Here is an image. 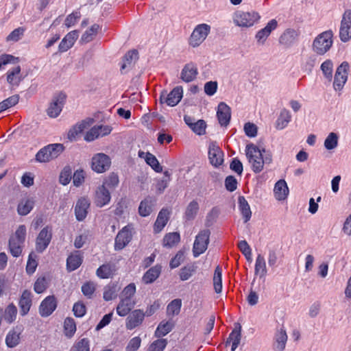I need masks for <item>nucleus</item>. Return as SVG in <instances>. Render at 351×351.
I'll return each instance as SVG.
<instances>
[{
    "label": "nucleus",
    "mask_w": 351,
    "mask_h": 351,
    "mask_svg": "<svg viewBox=\"0 0 351 351\" xmlns=\"http://www.w3.org/2000/svg\"><path fill=\"white\" fill-rule=\"evenodd\" d=\"M245 155L252 170L255 173L261 172L265 165L272 162V156L270 153L266 152L265 149H260L252 143L246 145Z\"/></svg>",
    "instance_id": "1"
},
{
    "label": "nucleus",
    "mask_w": 351,
    "mask_h": 351,
    "mask_svg": "<svg viewBox=\"0 0 351 351\" xmlns=\"http://www.w3.org/2000/svg\"><path fill=\"white\" fill-rule=\"evenodd\" d=\"M27 235V229L25 225H20L16 231L10 235L8 241V248L14 257L21 255Z\"/></svg>",
    "instance_id": "2"
},
{
    "label": "nucleus",
    "mask_w": 351,
    "mask_h": 351,
    "mask_svg": "<svg viewBox=\"0 0 351 351\" xmlns=\"http://www.w3.org/2000/svg\"><path fill=\"white\" fill-rule=\"evenodd\" d=\"M332 30L325 31L317 35L312 45L313 51L317 55L325 54L331 48L333 43Z\"/></svg>",
    "instance_id": "3"
},
{
    "label": "nucleus",
    "mask_w": 351,
    "mask_h": 351,
    "mask_svg": "<svg viewBox=\"0 0 351 351\" xmlns=\"http://www.w3.org/2000/svg\"><path fill=\"white\" fill-rule=\"evenodd\" d=\"M60 143L49 144L40 149L36 154V160L39 162H48L57 158L64 151Z\"/></svg>",
    "instance_id": "4"
},
{
    "label": "nucleus",
    "mask_w": 351,
    "mask_h": 351,
    "mask_svg": "<svg viewBox=\"0 0 351 351\" xmlns=\"http://www.w3.org/2000/svg\"><path fill=\"white\" fill-rule=\"evenodd\" d=\"M210 29V26L206 23L197 25L190 36L189 45L193 47L199 46L206 40Z\"/></svg>",
    "instance_id": "5"
},
{
    "label": "nucleus",
    "mask_w": 351,
    "mask_h": 351,
    "mask_svg": "<svg viewBox=\"0 0 351 351\" xmlns=\"http://www.w3.org/2000/svg\"><path fill=\"white\" fill-rule=\"evenodd\" d=\"M210 232L209 230H201L195 237L193 247L194 257H198L208 248Z\"/></svg>",
    "instance_id": "6"
},
{
    "label": "nucleus",
    "mask_w": 351,
    "mask_h": 351,
    "mask_svg": "<svg viewBox=\"0 0 351 351\" xmlns=\"http://www.w3.org/2000/svg\"><path fill=\"white\" fill-rule=\"evenodd\" d=\"M261 16L256 12H239L236 13L234 22L239 27H250L257 23Z\"/></svg>",
    "instance_id": "7"
},
{
    "label": "nucleus",
    "mask_w": 351,
    "mask_h": 351,
    "mask_svg": "<svg viewBox=\"0 0 351 351\" xmlns=\"http://www.w3.org/2000/svg\"><path fill=\"white\" fill-rule=\"evenodd\" d=\"M183 97V88L181 86H176L169 94L162 92L160 97L161 104L165 103L169 106H176Z\"/></svg>",
    "instance_id": "8"
},
{
    "label": "nucleus",
    "mask_w": 351,
    "mask_h": 351,
    "mask_svg": "<svg viewBox=\"0 0 351 351\" xmlns=\"http://www.w3.org/2000/svg\"><path fill=\"white\" fill-rule=\"evenodd\" d=\"M111 165V160L108 156L103 153H98L92 158V169L97 173H103L107 171Z\"/></svg>",
    "instance_id": "9"
},
{
    "label": "nucleus",
    "mask_w": 351,
    "mask_h": 351,
    "mask_svg": "<svg viewBox=\"0 0 351 351\" xmlns=\"http://www.w3.org/2000/svg\"><path fill=\"white\" fill-rule=\"evenodd\" d=\"M52 239V229L49 226L43 228L38 233L36 239V250L41 253L49 245Z\"/></svg>",
    "instance_id": "10"
},
{
    "label": "nucleus",
    "mask_w": 351,
    "mask_h": 351,
    "mask_svg": "<svg viewBox=\"0 0 351 351\" xmlns=\"http://www.w3.org/2000/svg\"><path fill=\"white\" fill-rule=\"evenodd\" d=\"M349 64L347 62H343L337 68L334 79L333 87L335 90H341L348 79V71Z\"/></svg>",
    "instance_id": "11"
},
{
    "label": "nucleus",
    "mask_w": 351,
    "mask_h": 351,
    "mask_svg": "<svg viewBox=\"0 0 351 351\" xmlns=\"http://www.w3.org/2000/svg\"><path fill=\"white\" fill-rule=\"evenodd\" d=\"M132 239V228L126 226L117 234L115 238L114 249L120 250L124 248Z\"/></svg>",
    "instance_id": "12"
},
{
    "label": "nucleus",
    "mask_w": 351,
    "mask_h": 351,
    "mask_svg": "<svg viewBox=\"0 0 351 351\" xmlns=\"http://www.w3.org/2000/svg\"><path fill=\"white\" fill-rule=\"evenodd\" d=\"M208 158L212 165L219 167L223 162V153L215 142L208 146Z\"/></svg>",
    "instance_id": "13"
},
{
    "label": "nucleus",
    "mask_w": 351,
    "mask_h": 351,
    "mask_svg": "<svg viewBox=\"0 0 351 351\" xmlns=\"http://www.w3.org/2000/svg\"><path fill=\"white\" fill-rule=\"evenodd\" d=\"M57 307V300L54 295L46 297L39 306V313L41 317H48L53 313Z\"/></svg>",
    "instance_id": "14"
},
{
    "label": "nucleus",
    "mask_w": 351,
    "mask_h": 351,
    "mask_svg": "<svg viewBox=\"0 0 351 351\" xmlns=\"http://www.w3.org/2000/svg\"><path fill=\"white\" fill-rule=\"evenodd\" d=\"M278 26V22L276 19H271L269 21L266 26L260 29L256 34L255 38L256 42L259 45H263L271 32L276 29Z\"/></svg>",
    "instance_id": "15"
},
{
    "label": "nucleus",
    "mask_w": 351,
    "mask_h": 351,
    "mask_svg": "<svg viewBox=\"0 0 351 351\" xmlns=\"http://www.w3.org/2000/svg\"><path fill=\"white\" fill-rule=\"evenodd\" d=\"M198 74L197 66L193 62L186 64L180 73V79L186 83L193 82L197 77Z\"/></svg>",
    "instance_id": "16"
},
{
    "label": "nucleus",
    "mask_w": 351,
    "mask_h": 351,
    "mask_svg": "<svg viewBox=\"0 0 351 351\" xmlns=\"http://www.w3.org/2000/svg\"><path fill=\"white\" fill-rule=\"evenodd\" d=\"M145 314L140 309L133 311L127 317L125 326L128 330H132L143 323Z\"/></svg>",
    "instance_id": "17"
},
{
    "label": "nucleus",
    "mask_w": 351,
    "mask_h": 351,
    "mask_svg": "<svg viewBox=\"0 0 351 351\" xmlns=\"http://www.w3.org/2000/svg\"><path fill=\"white\" fill-rule=\"evenodd\" d=\"M217 117L219 124L221 126L226 127L229 124L231 118L230 108L224 102L219 103L217 107Z\"/></svg>",
    "instance_id": "18"
},
{
    "label": "nucleus",
    "mask_w": 351,
    "mask_h": 351,
    "mask_svg": "<svg viewBox=\"0 0 351 351\" xmlns=\"http://www.w3.org/2000/svg\"><path fill=\"white\" fill-rule=\"evenodd\" d=\"M89 207L90 201L87 197H82L77 200L75 207V214L78 221H83L86 217Z\"/></svg>",
    "instance_id": "19"
},
{
    "label": "nucleus",
    "mask_w": 351,
    "mask_h": 351,
    "mask_svg": "<svg viewBox=\"0 0 351 351\" xmlns=\"http://www.w3.org/2000/svg\"><path fill=\"white\" fill-rule=\"evenodd\" d=\"M111 199L110 193L108 189L104 188V186H99L96 191L95 195L94 202L98 207H103L107 205Z\"/></svg>",
    "instance_id": "20"
},
{
    "label": "nucleus",
    "mask_w": 351,
    "mask_h": 351,
    "mask_svg": "<svg viewBox=\"0 0 351 351\" xmlns=\"http://www.w3.org/2000/svg\"><path fill=\"white\" fill-rule=\"evenodd\" d=\"M79 36V32L73 30L69 32L59 44L58 49L60 52H65L71 49Z\"/></svg>",
    "instance_id": "21"
},
{
    "label": "nucleus",
    "mask_w": 351,
    "mask_h": 351,
    "mask_svg": "<svg viewBox=\"0 0 351 351\" xmlns=\"http://www.w3.org/2000/svg\"><path fill=\"white\" fill-rule=\"evenodd\" d=\"M32 304V295L29 291L25 290L19 302L20 313L22 316L28 313Z\"/></svg>",
    "instance_id": "22"
},
{
    "label": "nucleus",
    "mask_w": 351,
    "mask_h": 351,
    "mask_svg": "<svg viewBox=\"0 0 351 351\" xmlns=\"http://www.w3.org/2000/svg\"><path fill=\"white\" fill-rule=\"evenodd\" d=\"M7 82L11 86H17L23 80L21 66L17 65L10 69L7 73Z\"/></svg>",
    "instance_id": "23"
},
{
    "label": "nucleus",
    "mask_w": 351,
    "mask_h": 351,
    "mask_svg": "<svg viewBox=\"0 0 351 351\" xmlns=\"http://www.w3.org/2000/svg\"><path fill=\"white\" fill-rule=\"evenodd\" d=\"M64 96H59L54 98L47 109V114L50 117H57L62 110Z\"/></svg>",
    "instance_id": "24"
},
{
    "label": "nucleus",
    "mask_w": 351,
    "mask_h": 351,
    "mask_svg": "<svg viewBox=\"0 0 351 351\" xmlns=\"http://www.w3.org/2000/svg\"><path fill=\"white\" fill-rule=\"evenodd\" d=\"M274 193L276 199L279 201L284 200L287 198L289 194V189L284 180H280L276 183Z\"/></svg>",
    "instance_id": "25"
},
{
    "label": "nucleus",
    "mask_w": 351,
    "mask_h": 351,
    "mask_svg": "<svg viewBox=\"0 0 351 351\" xmlns=\"http://www.w3.org/2000/svg\"><path fill=\"white\" fill-rule=\"evenodd\" d=\"M82 263V256L79 251L71 254L66 260V267L70 271H74L77 269Z\"/></svg>",
    "instance_id": "26"
},
{
    "label": "nucleus",
    "mask_w": 351,
    "mask_h": 351,
    "mask_svg": "<svg viewBox=\"0 0 351 351\" xmlns=\"http://www.w3.org/2000/svg\"><path fill=\"white\" fill-rule=\"evenodd\" d=\"M135 302L134 300L121 298L117 307V313L119 316L124 317L128 314L134 307Z\"/></svg>",
    "instance_id": "27"
},
{
    "label": "nucleus",
    "mask_w": 351,
    "mask_h": 351,
    "mask_svg": "<svg viewBox=\"0 0 351 351\" xmlns=\"http://www.w3.org/2000/svg\"><path fill=\"white\" fill-rule=\"evenodd\" d=\"M169 212L167 209H162L157 217L156 221L154 223V232H160L163 228L166 226L169 220Z\"/></svg>",
    "instance_id": "28"
},
{
    "label": "nucleus",
    "mask_w": 351,
    "mask_h": 351,
    "mask_svg": "<svg viewBox=\"0 0 351 351\" xmlns=\"http://www.w3.org/2000/svg\"><path fill=\"white\" fill-rule=\"evenodd\" d=\"M116 271L114 264L106 263L101 265L96 271L97 276L101 279L111 278Z\"/></svg>",
    "instance_id": "29"
},
{
    "label": "nucleus",
    "mask_w": 351,
    "mask_h": 351,
    "mask_svg": "<svg viewBox=\"0 0 351 351\" xmlns=\"http://www.w3.org/2000/svg\"><path fill=\"white\" fill-rule=\"evenodd\" d=\"M291 120V115L290 112L284 108L280 111V114L276 121L275 127L277 130H282L287 126Z\"/></svg>",
    "instance_id": "30"
},
{
    "label": "nucleus",
    "mask_w": 351,
    "mask_h": 351,
    "mask_svg": "<svg viewBox=\"0 0 351 351\" xmlns=\"http://www.w3.org/2000/svg\"><path fill=\"white\" fill-rule=\"evenodd\" d=\"M241 339V326L238 324V327L235 328L229 335V337L226 341V346L232 342L231 351H234L239 345Z\"/></svg>",
    "instance_id": "31"
},
{
    "label": "nucleus",
    "mask_w": 351,
    "mask_h": 351,
    "mask_svg": "<svg viewBox=\"0 0 351 351\" xmlns=\"http://www.w3.org/2000/svg\"><path fill=\"white\" fill-rule=\"evenodd\" d=\"M154 206V200L150 197H146L141 201L138 207L139 215L142 217H147L151 214Z\"/></svg>",
    "instance_id": "32"
},
{
    "label": "nucleus",
    "mask_w": 351,
    "mask_h": 351,
    "mask_svg": "<svg viewBox=\"0 0 351 351\" xmlns=\"http://www.w3.org/2000/svg\"><path fill=\"white\" fill-rule=\"evenodd\" d=\"M138 58V51L136 50L128 51L123 58L121 71L123 73L125 69L131 68Z\"/></svg>",
    "instance_id": "33"
},
{
    "label": "nucleus",
    "mask_w": 351,
    "mask_h": 351,
    "mask_svg": "<svg viewBox=\"0 0 351 351\" xmlns=\"http://www.w3.org/2000/svg\"><path fill=\"white\" fill-rule=\"evenodd\" d=\"M161 272V267L156 265L147 270L143 277V281L145 284H150L154 282L159 276Z\"/></svg>",
    "instance_id": "34"
},
{
    "label": "nucleus",
    "mask_w": 351,
    "mask_h": 351,
    "mask_svg": "<svg viewBox=\"0 0 351 351\" xmlns=\"http://www.w3.org/2000/svg\"><path fill=\"white\" fill-rule=\"evenodd\" d=\"M287 341V335L284 328H280L275 335V348L278 351H282L285 348Z\"/></svg>",
    "instance_id": "35"
},
{
    "label": "nucleus",
    "mask_w": 351,
    "mask_h": 351,
    "mask_svg": "<svg viewBox=\"0 0 351 351\" xmlns=\"http://www.w3.org/2000/svg\"><path fill=\"white\" fill-rule=\"evenodd\" d=\"M297 38V33L294 29H287L280 37V44L289 47L291 45Z\"/></svg>",
    "instance_id": "36"
},
{
    "label": "nucleus",
    "mask_w": 351,
    "mask_h": 351,
    "mask_svg": "<svg viewBox=\"0 0 351 351\" xmlns=\"http://www.w3.org/2000/svg\"><path fill=\"white\" fill-rule=\"evenodd\" d=\"M173 328V324L171 322H161L157 326L154 335L158 338H161L170 332Z\"/></svg>",
    "instance_id": "37"
},
{
    "label": "nucleus",
    "mask_w": 351,
    "mask_h": 351,
    "mask_svg": "<svg viewBox=\"0 0 351 351\" xmlns=\"http://www.w3.org/2000/svg\"><path fill=\"white\" fill-rule=\"evenodd\" d=\"M21 331L13 329L8 332L5 337V343L9 348L16 347L20 341Z\"/></svg>",
    "instance_id": "38"
},
{
    "label": "nucleus",
    "mask_w": 351,
    "mask_h": 351,
    "mask_svg": "<svg viewBox=\"0 0 351 351\" xmlns=\"http://www.w3.org/2000/svg\"><path fill=\"white\" fill-rule=\"evenodd\" d=\"M254 272L260 278H263L267 274V267L265 258L261 254H258L256 258Z\"/></svg>",
    "instance_id": "39"
},
{
    "label": "nucleus",
    "mask_w": 351,
    "mask_h": 351,
    "mask_svg": "<svg viewBox=\"0 0 351 351\" xmlns=\"http://www.w3.org/2000/svg\"><path fill=\"white\" fill-rule=\"evenodd\" d=\"M239 208L245 219V222L248 221L252 216V212L250 205L243 196L239 197Z\"/></svg>",
    "instance_id": "40"
},
{
    "label": "nucleus",
    "mask_w": 351,
    "mask_h": 351,
    "mask_svg": "<svg viewBox=\"0 0 351 351\" xmlns=\"http://www.w3.org/2000/svg\"><path fill=\"white\" fill-rule=\"evenodd\" d=\"M199 209V205L197 200H192L186 206L184 216L187 220H193L195 218Z\"/></svg>",
    "instance_id": "41"
},
{
    "label": "nucleus",
    "mask_w": 351,
    "mask_h": 351,
    "mask_svg": "<svg viewBox=\"0 0 351 351\" xmlns=\"http://www.w3.org/2000/svg\"><path fill=\"white\" fill-rule=\"evenodd\" d=\"M99 29L100 26L98 24H93L82 34L81 41L85 43L92 41L97 34Z\"/></svg>",
    "instance_id": "42"
},
{
    "label": "nucleus",
    "mask_w": 351,
    "mask_h": 351,
    "mask_svg": "<svg viewBox=\"0 0 351 351\" xmlns=\"http://www.w3.org/2000/svg\"><path fill=\"white\" fill-rule=\"evenodd\" d=\"M34 206L32 199L22 200L18 205L17 210L20 215H26L31 212Z\"/></svg>",
    "instance_id": "43"
},
{
    "label": "nucleus",
    "mask_w": 351,
    "mask_h": 351,
    "mask_svg": "<svg viewBox=\"0 0 351 351\" xmlns=\"http://www.w3.org/2000/svg\"><path fill=\"white\" fill-rule=\"evenodd\" d=\"M93 122L92 119L88 121H83L82 122L75 125L69 132L68 136L70 139L75 138L77 135L82 132L87 126L90 125Z\"/></svg>",
    "instance_id": "44"
},
{
    "label": "nucleus",
    "mask_w": 351,
    "mask_h": 351,
    "mask_svg": "<svg viewBox=\"0 0 351 351\" xmlns=\"http://www.w3.org/2000/svg\"><path fill=\"white\" fill-rule=\"evenodd\" d=\"M213 281L215 292L220 293L222 291V271L219 266L215 269Z\"/></svg>",
    "instance_id": "45"
},
{
    "label": "nucleus",
    "mask_w": 351,
    "mask_h": 351,
    "mask_svg": "<svg viewBox=\"0 0 351 351\" xmlns=\"http://www.w3.org/2000/svg\"><path fill=\"white\" fill-rule=\"evenodd\" d=\"M17 315V308L14 304H10L5 309L3 317L4 319L9 324L12 323Z\"/></svg>",
    "instance_id": "46"
},
{
    "label": "nucleus",
    "mask_w": 351,
    "mask_h": 351,
    "mask_svg": "<svg viewBox=\"0 0 351 351\" xmlns=\"http://www.w3.org/2000/svg\"><path fill=\"white\" fill-rule=\"evenodd\" d=\"M180 240V234L178 232H171L167 234L163 239V245L165 247H171L178 243Z\"/></svg>",
    "instance_id": "47"
},
{
    "label": "nucleus",
    "mask_w": 351,
    "mask_h": 351,
    "mask_svg": "<svg viewBox=\"0 0 351 351\" xmlns=\"http://www.w3.org/2000/svg\"><path fill=\"white\" fill-rule=\"evenodd\" d=\"M64 331L66 337H71L76 331V324L71 317H66L64 322Z\"/></svg>",
    "instance_id": "48"
},
{
    "label": "nucleus",
    "mask_w": 351,
    "mask_h": 351,
    "mask_svg": "<svg viewBox=\"0 0 351 351\" xmlns=\"http://www.w3.org/2000/svg\"><path fill=\"white\" fill-rule=\"evenodd\" d=\"M182 301L180 299H175L172 300L167 307V314L169 316H174L178 315L181 308Z\"/></svg>",
    "instance_id": "49"
},
{
    "label": "nucleus",
    "mask_w": 351,
    "mask_h": 351,
    "mask_svg": "<svg viewBox=\"0 0 351 351\" xmlns=\"http://www.w3.org/2000/svg\"><path fill=\"white\" fill-rule=\"evenodd\" d=\"M145 161L156 172L160 173L162 167L158 162V160L153 154L147 152L145 154Z\"/></svg>",
    "instance_id": "50"
},
{
    "label": "nucleus",
    "mask_w": 351,
    "mask_h": 351,
    "mask_svg": "<svg viewBox=\"0 0 351 351\" xmlns=\"http://www.w3.org/2000/svg\"><path fill=\"white\" fill-rule=\"evenodd\" d=\"M338 136L335 132H330L324 141V147L328 150L334 149L338 145Z\"/></svg>",
    "instance_id": "51"
},
{
    "label": "nucleus",
    "mask_w": 351,
    "mask_h": 351,
    "mask_svg": "<svg viewBox=\"0 0 351 351\" xmlns=\"http://www.w3.org/2000/svg\"><path fill=\"white\" fill-rule=\"evenodd\" d=\"M196 266L191 265L182 267L179 273L180 278L182 281L189 280L196 271Z\"/></svg>",
    "instance_id": "52"
},
{
    "label": "nucleus",
    "mask_w": 351,
    "mask_h": 351,
    "mask_svg": "<svg viewBox=\"0 0 351 351\" xmlns=\"http://www.w3.org/2000/svg\"><path fill=\"white\" fill-rule=\"evenodd\" d=\"M119 184V177L115 173L110 174L104 181L101 186H104L106 189H108V190H111L114 189Z\"/></svg>",
    "instance_id": "53"
},
{
    "label": "nucleus",
    "mask_w": 351,
    "mask_h": 351,
    "mask_svg": "<svg viewBox=\"0 0 351 351\" xmlns=\"http://www.w3.org/2000/svg\"><path fill=\"white\" fill-rule=\"evenodd\" d=\"M19 97L17 95H12L0 102V113L18 104Z\"/></svg>",
    "instance_id": "54"
},
{
    "label": "nucleus",
    "mask_w": 351,
    "mask_h": 351,
    "mask_svg": "<svg viewBox=\"0 0 351 351\" xmlns=\"http://www.w3.org/2000/svg\"><path fill=\"white\" fill-rule=\"evenodd\" d=\"M96 285L93 282H86L82 286V292L87 298H91L95 291Z\"/></svg>",
    "instance_id": "55"
},
{
    "label": "nucleus",
    "mask_w": 351,
    "mask_h": 351,
    "mask_svg": "<svg viewBox=\"0 0 351 351\" xmlns=\"http://www.w3.org/2000/svg\"><path fill=\"white\" fill-rule=\"evenodd\" d=\"M37 256L34 253L31 252L29 254L28 261L26 266V271L29 274H33L37 267Z\"/></svg>",
    "instance_id": "56"
},
{
    "label": "nucleus",
    "mask_w": 351,
    "mask_h": 351,
    "mask_svg": "<svg viewBox=\"0 0 351 351\" xmlns=\"http://www.w3.org/2000/svg\"><path fill=\"white\" fill-rule=\"evenodd\" d=\"M167 345V341L165 339H159L150 344L147 351H163Z\"/></svg>",
    "instance_id": "57"
},
{
    "label": "nucleus",
    "mask_w": 351,
    "mask_h": 351,
    "mask_svg": "<svg viewBox=\"0 0 351 351\" xmlns=\"http://www.w3.org/2000/svg\"><path fill=\"white\" fill-rule=\"evenodd\" d=\"M321 70L322 71L324 76L328 80H331L333 70V64L332 61L330 60L324 61L321 65Z\"/></svg>",
    "instance_id": "58"
},
{
    "label": "nucleus",
    "mask_w": 351,
    "mask_h": 351,
    "mask_svg": "<svg viewBox=\"0 0 351 351\" xmlns=\"http://www.w3.org/2000/svg\"><path fill=\"white\" fill-rule=\"evenodd\" d=\"M238 247L245 256L248 261H252V250L246 241H241L238 243Z\"/></svg>",
    "instance_id": "59"
},
{
    "label": "nucleus",
    "mask_w": 351,
    "mask_h": 351,
    "mask_svg": "<svg viewBox=\"0 0 351 351\" xmlns=\"http://www.w3.org/2000/svg\"><path fill=\"white\" fill-rule=\"evenodd\" d=\"M81 14L79 11L73 12L68 15L64 21L65 25L69 28L73 26L80 19Z\"/></svg>",
    "instance_id": "60"
},
{
    "label": "nucleus",
    "mask_w": 351,
    "mask_h": 351,
    "mask_svg": "<svg viewBox=\"0 0 351 351\" xmlns=\"http://www.w3.org/2000/svg\"><path fill=\"white\" fill-rule=\"evenodd\" d=\"M339 38L342 42H348L351 38V27L350 26H345L340 25Z\"/></svg>",
    "instance_id": "61"
},
{
    "label": "nucleus",
    "mask_w": 351,
    "mask_h": 351,
    "mask_svg": "<svg viewBox=\"0 0 351 351\" xmlns=\"http://www.w3.org/2000/svg\"><path fill=\"white\" fill-rule=\"evenodd\" d=\"M47 289V282L45 277L38 278L34 283V290L37 293H43Z\"/></svg>",
    "instance_id": "62"
},
{
    "label": "nucleus",
    "mask_w": 351,
    "mask_h": 351,
    "mask_svg": "<svg viewBox=\"0 0 351 351\" xmlns=\"http://www.w3.org/2000/svg\"><path fill=\"white\" fill-rule=\"evenodd\" d=\"M24 29L23 27H18L14 29L6 38L7 41L16 42L19 40L23 35Z\"/></svg>",
    "instance_id": "63"
},
{
    "label": "nucleus",
    "mask_w": 351,
    "mask_h": 351,
    "mask_svg": "<svg viewBox=\"0 0 351 351\" xmlns=\"http://www.w3.org/2000/svg\"><path fill=\"white\" fill-rule=\"evenodd\" d=\"M141 339L139 337H135L131 339L126 346V351H136L141 346Z\"/></svg>",
    "instance_id": "64"
}]
</instances>
